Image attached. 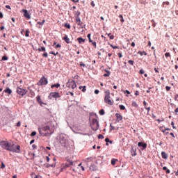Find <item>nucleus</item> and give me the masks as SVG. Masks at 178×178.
Segmentation results:
<instances>
[{
	"mask_svg": "<svg viewBox=\"0 0 178 178\" xmlns=\"http://www.w3.org/2000/svg\"><path fill=\"white\" fill-rule=\"evenodd\" d=\"M38 131L40 136H44V137H48V136L52 134V131H51V128L49 125H44L41 128L39 127Z\"/></svg>",
	"mask_w": 178,
	"mask_h": 178,
	"instance_id": "f257e3e1",
	"label": "nucleus"
},
{
	"mask_svg": "<svg viewBox=\"0 0 178 178\" xmlns=\"http://www.w3.org/2000/svg\"><path fill=\"white\" fill-rule=\"evenodd\" d=\"M105 97H104V102L108 105H113V102L111 100V91L109 90H106L105 92Z\"/></svg>",
	"mask_w": 178,
	"mask_h": 178,
	"instance_id": "f03ea898",
	"label": "nucleus"
},
{
	"mask_svg": "<svg viewBox=\"0 0 178 178\" xmlns=\"http://www.w3.org/2000/svg\"><path fill=\"white\" fill-rule=\"evenodd\" d=\"M8 151L10 152H16L17 154L20 153V146L15 144H10Z\"/></svg>",
	"mask_w": 178,
	"mask_h": 178,
	"instance_id": "7ed1b4c3",
	"label": "nucleus"
},
{
	"mask_svg": "<svg viewBox=\"0 0 178 178\" xmlns=\"http://www.w3.org/2000/svg\"><path fill=\"white\" fill-rule=\"evenodd\" d=\"M90 126L92 127V129L96 131V130H98L99 127V124L98 122V120L93 118L92 120V122L90 124Z\"/></svg>",
	"mask_w": 178,
	"mask_h": 178,
	"instance_id": "20e7f679",
	"label": "nucleus"
},
{
	"mask_svg": "<svg viewBox=\"0 0 178 178\" xmlns=\"http://www.w3.org/2000/svg\"><path fill=\"white\" fill-rule=\"evenodd\" d=\"M60 143L62 147H67V140L65 137V135L61 134L60 136Z\"/></svg>",
	"mask_w": 178,
	"mask_h": 178,
	"instance_id": "39448f33",
	"label": "nucleus"
},
{
	"mask_svg": "<svg viewBox=\"0 0 178 178\" xmlns=\"http://www.w3.org/2000/svg\"><path fill=\"white\" fill-rule=\"evenodd\" d=\"M10 145V144L8 143V141L2 140L1 142H0V146L1 147V148H3V149H6V151L9 150Z\"/></svg>",
	"mask_w": 178,
	"mask_h": 178,
	"instance_id": "423d86ee",
	"label": "nucleus"
},
{
	"mask_svg": "<svg viewBox=\"0 0 178 178\" xmlns=\"http://www.w3.org/2000/svg\"><path fill=\"white\" fill-rule=\"evenodd\" d=\"M76 165H77V162L68 161L67 166H68V168L70 166H71V169H72V170H73V172H74V173H76V170L74 169V168H76Z\"/></svg>",
	"mask_w": 178,
	"mask_h": 178,
	"instance_id": "0eeeda50",
	"label": "nucleus"
},
{
	"mask_svg": "<svg viewBox=\"0 0 178 178\" xmlns=\"http://www.w3.org/2000/svg\"><path fill=\"white\" fill-rule=\"evenodd\" d=\"M38 84L39 86H47L48 84V79L45 76H42Z\"/></svg>",
	"mask_w": 178,
	"mask_h": 178,
	"instance_id": "6e6552de",
	"label": "nucleus"
},
{
	"mask_svg": "<svg viewBox=\"0 0 178 178\" xmlns=\"http://www.w3.org/2000/svg\"><path fill=\"white\" fill-rule=\"evenodd\" d=\"M17 92L19 95H26V94H27V90H26V89H23L22 88H17Z\"/></svg>",
	"mask_w": 178,
	"mask_h": 178,
	"instance_id": "1a4fd4ad",
	"label": "nucleus"
},
{
	"mask_svg": "<svg viewBox=\"0 0 178 178\" xmlns=\"http://www.w3.org/2000/svg\"><path fill=\"white\" fill-rule=\"evenodd\" d=\"M22 12H23L24 16V17H26V19H29L31 18V17L30 16V14L29 13V11L27 10L23 9Z\"/></svg>",
	"mask_w": 178,
	"mask_h": 178,
	"instance_id": "9d476101",
	"label": "nucleus"
},
{
	"mask_svg": "<svg viewBox=\"0 0 178 178\" xmlns=\"http://www.w3.org/2000/svg\"><path fill=\"white\" fill-rule=\"evenodd\" d=\"M138 147H142L141 149H145L147 148V143H144L143 142H138Z\"/></svg>",
	"mask_w": 178,
	"mask_h": 178,
	"instance_id": "9b49d317",
	"label": "nucleus"
},
{
	"mask_svg": "<svg viewBox=\"0 0 178 178\" xmlns=\"http://www.w3.org/2000/svg\"><path fill=\"white\" fill-rule=\"evenodd\" d=\"M89 169L91 172H95L97 170V165L95 164H91Z\"/></svg>",
	"mask_w": 178,
	"mask_h": 178,
	"instance_id": "f8f14e48",
	"label": "nucleus"
},
{
	"mask_svg": "<svg viewBox=\"0 0 178 178\" xmlns=\"http://www.w3.org/2000/svg\"><path fill=\"white\" fill-rule=\"evenodd\" d=\"M50 97L52 98H58L59 97V93L55 92H51L50 93Z\"/></svg>",
	"mask_w": 178,
	"mask_h": 178,
	"instance_id": "ddd939ff",
	"label": "nucleus"
},
{
	"mask_svg": "<svg viewBox=\"0 0 178 178\" xmlns=\"http://www.w3.org/2000/svg\"><path fill=\"white\" fill-rule=\"evenodd\" d=\"M115 116L117 118V120L118 122H120L121 120H123V117L122 116V115H120V113H116Z\"/></svg>",
	"mask_w": 178,
	"mask_h": 178,
	"instance_id": "4468645a",
	"label": "nucleus"
},
{
	"mask_svg": "<svg viewBox=\"0 0 178 178\" xmlns=\"http://www.w3.org/2000/svg\"><path fill=\"white\" fill-rule=\"evenodd\" d=\"M68 87L69 88H72L74 90V88H76V86L74 82H70L68 85Z\"/></svg>",
	"mask_w": 178,
	"mask_h": 178,
	"instance_id": "2eb2a0df",
	"label": "nucleus"
},
{
	"mask_svg": "<svg viewBox=\"0 0 178 178\" xmlns=\"http://www.w3.org/2000/svg\"><path fill=\"white\" fill-rule=\"evenodd\" d=\"M76 23L78 24V26H83V22H81L80 17L76 18Z\"/></svg>",
	"mask_w": 178,
	"mask_h": 178,
	"instance_id": "dca6fc26",
	"label": "nucleus"
},
{
	"mask_svg": "<svg viewBox=\"0 0 178 178\" xmlns=\"http://www.w3.org/2000/svg\"><path fill=\"white\" fill-rule=\"evenodd\" d=\"M77 41L79 44H84V42H86V39L83 38H78Z\"/></svg>",
	"mask_w": 178,
	"mask_h": 178,
	"instance_id": "f3484780",
	"label": "nucleus"
},
{
	"mask_svg": "<svg viewBox=\"0 0 178 178\" xmlns=\"http://www.w3.org/2000/svg\"><path fill=\"white\" fill-rule=\"evenodd\" d=\"M161 156L163 159H168V154H166L165 152H161Z\"/></svg>",
	"mask_w": 178,
	"mask_h": 178,
	"instance_id": "a211bd4d",
	"label": "nucleus"
},
{
	"mask_svg": "<svg viewBox=\"0 0 178 178\" xmlns=\"http://www.w3.org/2000/svg\"><path fill=\"white\" fill-rule=\"evenodd\" d=\"M36 99H37L38 104H40V105H42V104H44L42 102V101L41 100V96H40V95L37 96Z\"/></svg>",
	"mask_w": 178,
	"mask_h": 178,
	"instance_id": "6ab92c4d",
	"label": "nucleus"
},
{
	"mask_svg": "<svg viewBox=\"0 0 178 178\" xmlns=\"http://www.w3.org/2000/svg\"><path fill=\"white\" fill-rule=\"evenodd\" d=\"M106 74H104V77H109L111 76V72L105 70Z\"/></svg>",
	"mask_w": 178,
	"mask_h": 178,
	"instance_id": "aec40b11",
	"label": "nucleus"
},
{
	"mask_svg": "<svg viewBox=\"0 0 178 178\" xmlns=\"http://www.w3.org/2000/svg\"><path fill=\"white\" fill-rule=\"evenodd\" d=\"M79 90H81L82 92H86V90H87L86 86H79Z\"/></svg>",
	"mask_w": 178,
	"mask_h": 178,
	"instance_id": "412c9836",
	"label": "nucleus"
},
{
	"mask_svg": "<svg viewBox=\"0 0 178 178\" xmlns=\"http://www.w3.org/2000/svg\"><path fill=\"white\" fill-rule=\"evenodd\" d=\"M4 92H6L7 94H9V95H10V94H12V90H10V88H7Z\"/></svg>",
	"mask_w": 178,
	"mask_h": 178,
	"instance_id": "4be33fe9",
	"label": "nucleus"
},
{
	"mask_svg": "<svg viewBox=\"0 0 178 178\" xmlns=\"http://www.w3.org/2000/svg\"><path fill=\"white\" fill-rule=\"evenodd\" d=\"M59 88V87H60V84L59 83H56V84H54V85H51V88Z\"/></svg>",
	"mask_w": 178,
	"mask_h": 178,
	"instance_id": "5701e85b",
	"label": "nucleus"
},
{
	"mask_svg": "<svg viewBox=\"0 0 178 178\" xmlns=\"http://www.w3.org/2000/svg\"><path fill=\"white\" fill-rule=\"evenodd\" d=\"M118 159H112L111 160V165H113V166H115V165H116V162H118Z\"/></svg>",
	"mask_w": 178,
	"mask_h": 178,
	"instance_id": "b1692460",
	"label": "nucleus"
},
{
	"mask_svg": "<svg viewBox=\"0 0 178 178\" xmlns=\"http://www.w3.org/2000/svg\"><path fill=\"white\" fill-rule=\"evenodd\" d=\"M138 55H140V56H143V55H145V56H147V52H145V51H139L138 52Z\"/></svg>",
	"mask_w": 178,
	"mask_h": 178,
	"instance_id": "393cba45",
	"label": "nucleus"
},
{
	"mask_svg": "<svg viewBox=\"0 0 178 178\" xmlns=\"http://www.w3.org/2000/svg\"><path fill=\"white\" fill-rule=\"evenodd\" d=\"M38 51H39V52H41V51H42V52H45L46 49H45V47H42L41 48H38Z\"/></svg>",
	"mask_w": 178,
	"mask_h": 178,
	"instance_id": "a878e982",
	"label": "nucleus"
},
{
	"mask_svg": "<svg viewBox=\"0 0 178 178\" xmlns=\"http://www.w3.org/2000/svg\"><path fill=\"white\" fill-rule=\"evenodd\" d=\"M119 17H120V19L121 23H124V19H123V15H119Z\"/></svg>",
	"mask_w": 178,
	"mask_h": 178,
	"instance_id": "bb28decb",
	"label": "nucleus"
},
{
	"mask_svg": "<svg viewBox=\"0 0 178 178\" xmlns=\"http://www.w3.org/2000/svg\"><path fill=\"white\" fill-rule=\"evenodd\" d=\"M25 37H30V31L29 29L26 31Z\"/></svg>",
	"mask_w": 178,
	"mask_h": 178,
	"instance_id": "cd10ccee",
	"label": "nucleus"
},
{
	"mask_svg": "<svg viewBox=\"0 0 178 178\" xmlns=\"http://www.w3.org/2000/svg\"><path fill=\"white\" fill-rule=\"evenodd\" d=\"M80 17V12L77 11L75 13V19Z\"/></svg>",
	"mask_w": 178,
	"mask_h": 178,
	"instance_id": "c85d7f7f",
	"label": "nucleus"
},
{
	"mask_svg": "<svg viewBox=\"0 0 178 178\" xmlns=\"http://www.w3.org/2000/svg\"><path fill=\"white\" fill-rule=\"evenodd\" d=\"M108 37H109L110 40H113V38H115V36L112 35V33H108Z\"/></svg>",
	"mask_w": 178,
	"mask_h": 178,
	"instance_id": "c756f323",
	"label": "nucleus"
},
{
	"mask_svg": "<svg viewBox=\"0 0 178 178\" xmlns=\"http://www.w3.org/2000/svg\"><path fill=\"white\" fill-rule=\"evenodd\" d=\"M32 177L33 178H42V177L40 175H37L35 174H33Z\"/></svg>",
	"mask_w": 178,
	"mask_h": 178,
	"instance_id": "7c9ffc66",
	"label": "nucleus"
},
{
	"mask_svg": "<svg viewBox=\"0 0 178 178\" xmlns=\"http://www.w3.org/2000/svg\"><path fill=\"white\" fill-rule=\"evenodd\" d=\"M128 63L133 66L134 65V61L133 60H128Z\"/></svg>",
	"mask_w": 178,
	"mask_h": 178,
	"instance_id": "2f4dec72",
	"label": "nucleus"
},
{
	"mask_svg": "<svg viewBox=\"0 0 178 178\" xmlns=\"http://www.w3.org/2000/svg\"><path fill=\"white\" fill-rule=\"evenodd\" d=\"M47 168H55V163L47 164Z\"/></svg>",
	"mask_w": 178,
	"mask_h": 178,
	"instance_id": "473e14b6",
	"label": "nucleus"
},
{
	"mask_svg": "<svg viewBox=\"0 0 178 178\" xmlns=\"http://www.w3.org/2000/svg\"><path fill=\"white\" fill-rule=\"evenodd\" d=\"M30 95L31 97H35V93L33 90H30Z\"/></svg>",
	"mask_w": 178,
	"mask_h": 178,
	"instance_id": "72a5a7b5",
	"label": "nucleus"
},
{
	"mask_svg": "<svg viewBox=\"0 0 178 178\" xmlns=\"http://www.w3.org/2000/svg\"><path fill=\"white\" fill-rule=\"evenodd\" d=\"M119 108L121 111H124V109H126V107H124L123 105H120Z\"/></svg>",
	"mask_w": 178,
	"mask_h": 178,
	"instance_id": "f704fd0d",
	"label": "nucleus"
},
{
	"mask_svg": "<svg viewBox=\"0 0 178 178\" xmlns=\"http://www.w3.org/2000/svg\"><path fill=\"white\" fill-rule=\"evenodd\" d=\"M132 106H134L135 108H137L138 105L137 104V102H132Z\"/></svg>",
	"mask_w": 178,
	"mask_h": 178,
	"instance_id": "c9c22d12",
	"label": "nucleus"
},
{
	"mask_svg": "<svg viewBox=\"0 0 178 178\" xmlns=\"http://www.w3.org/2000/svg\"><path fill=\"white\" fill-rule=\"evenodd\" d=\"M99 115H105V111H104V109L100 110Z\"/></svg>",
	"mask_w": 178,
	"mask_h": 178,
	"instance_id": "e433bc0d",
	"label": "nucleus"
},
{
	"mask_svg": "<svg viewBox=\"0 0 178 178\" xmlns=\"http://www.w3.org/2000/svg\"><path fill=\"white\" fill-rule=\"evenodd\" d=\"M88 40H89V42H92V40H91V33L88 34Z\"/></svg>",
	"mask_w": 178,
	"mask_h": 178,
	"instance_id": "4c0bfd02",
	"label": "nucleus"
},
{
	"mask_svg": "<svg viewBox=\"0 0 178 178\" xmlns=\"http://www.w3.org/2000/svg\"><path fill=\"white\" fill-rule=\"evenodd\" d=\"M104 136L102 135V134H99V136H98V138L99 139H100V140H104Z\"/></svg>",
	"mask_w": 178,
	"mask_h": 178,
	"instance_id": "58836bf2",
	"label": "nucleus"
},
{
	"mask_svg": "<svg viewBox=\"0 0 178 178\" xmlns=\"http://www.w3.org/2000/svg\"><path fill=\"white\" fill-rule=\"evenodd\" d=\"M49 54L51 55H54V56H56V55H58V54H59V52H57L56 54H55V52H54V51H50Z\"/></svg>",
	"mask_w": 178,
	"mask_h": 178,
	"instance_id": "ea45409f",
	"label": "nucleus"
},
{
	"mask_svg": "<svg viewBox=\"0 0 178 178\" xmlns=\"http://www.w3.org/2000/svg\"><path fill=\"white\" fill-rule=\"evenodd\" d=\"M45 23V20H43L42 22H38V24H40V26H42Z\"/></svg>",
	"mask_w": 178,
	"mask_h": 178,
	"instance_id": "a19ab883",
	"label": "nucleus"
},
{
	"mask_svg": "<svg viewBox=\"0 0 178 178\" xmlns=\"http://www.w3.org/2000/svg\"><path fill=\"white\" fill-rule=\"evenodd\" d=\"M145 109L147 111V113H149V111H151V107L149 106H145Z\"/></svg>",
	"mask_w": 178,
	"mask_h": 178,
	"instance_id": "79ce46f5",
	"label": "nucleus"
},
{
	"mask_svg": "<svg viewBox=\"0 0 178 178\" xmlns=\"http://www.w3.org/2000/svg\"><path fill=\"white\" fill-rule=\"evenodd\" d=\"M118 58H123V55L122 54V52L118 53Z\"/></svg>",
	"mask_w": 178,
	"mask_h": 178,
	"instance_id": "37998d69",
	"label": "nucleus"
},
{
	"mask_svg": "<svg viewBox=\"0 0 178 178\" xmlns=\"http://www.w3.org/2000/svg\"><path fill=\"white\" fill-rule=\"evenodd\" d=\"M42 56H44V58H48V53L44 52V53L42 54Z\"/></svg>",
	"mask_w": 178,
	"mask_h": 178,
	"instance_id": "c03bdc74",
	"label": "nucleus"
},
{
	"mask_svg": "<svg viewBox=\"0 0 178 178\" xmlns=\"http://www.w3.org/2000/svg\"><path fill=\"white\" fill-rule=\"evenodd\" d=\"M2 60H8V56H3L2 57Z\"/></svg>",
	"mask_w": 178,
	"mask_h": 178,
	"instance_id": "a18cd8bd",
	"label": "nucleus"
},
{
	"mask_svg": "<svg viewBox=\"0 0 178 178\" xmlns=\"http://www.w3.org/2000/svg\"><path fill=\"white\" fill-rule=\"evenodd\" d=\"M78 166H81V170L84 172L85 169H84V167L81 165V163L78 164Z\"/></svg>",
	"mask_w": 178,
	"mask_h": 178,
	"instance_id": "49530a36",
	"label": "nucleus"
},
{
	"mask_svg": "<svg viewBox=\"0 0 178 178\" xmlns=\"http://www.w3.org/2000/svg\"><path fill=\"white\" fill-rule=\"evenodd\" d=\"M37 135V132H35V131H33L32 133H31V136H32V137H34V136H36Z\"/></svg>",
	"mask_w": 178,
	"mask_h": 178,
	"instance_id": "de8ad7c7",
	"label": "nucleus"
},
{
	"mask_svg": "<svg viewBox=\"0 0 178 178\" xmlns=\"http://www.w3.org/2000/svg\"><path fill=\"white\" fill-rule=\"evenodd\" d=\"M80 66H82L83 67H86V64L83 62H80Z\"/></svg>",
	"mask_w": 178,
	"mask_h": 178,
	"instance_id": "09e8293b",
	"label": "nucleus"
},
{
	"mask_svg": "<svg viewBox=\"0 0 178 178\" xmlns=\"http://www.w3.org/2000/svg\"><path fill=\"white\" fill-rule=\"evenodd\" d=\"M92 45H93V47H94L95 48H97V42H93L92 43Z\"/></svg>",
	"mask_w": 178,
	"mask_h": 178,
	"instance_id": "8fccbe9b",
	"label": "nucleus"
},
{
	"mask_svg": "<svg viewBox=\"0 0 178 178\" xmlns=\"http://www.w3.org/2000/svg\"><path fill=\"white\" fill-rule=\"evenodd\" d=\"M165 58H169V56H170V53H165Z\"/></svg>",
	"mask_w": 178,
	"mask_h": 178,
	"instance_id": "3c124183",
	"label": "nucleus"
},
{
	"mask_svg": "<svg viewBox=\"0 0 178 178\" xmlns=\"http://www.w3.org/2000/svg\"><path fill=\"white\" fill-rule=\"evenodd\" d=\"M143 105L145 106H145H148V104L145 101L143 102Z\"/></svg>",
	"mask_w": 178,
	"mask_h": 178,
	"instance_id": "603ef678",
	"label": "nucleus"
},
{
	"mask_svg": "<svg viewBox=\"0 0 178 178\" xmlns=\"http://www.w3.org/2000/svg\"><path fill=\"white\" fill-rule=\"evenodd\" d=\"M55 48L56 49L60 48V44H56Z\"/></svg>",
	"mask_w": 178,
	"mask_h": 178,
	"instance_id": "864d4df0",
	"label": "nucleus"
},
{
	"mask_svg": "<svg viewBox=\"0 0 178 178\" xmlns=\"http://www.w3.org/2000/svg\"><path fill=\"white\" fill-rule=\"evenodd\" d=\"M140 74H144L145 73V71H144V70H140Z\"/></svg>",
	"mask_w": 178,
	"mask_h": 178,
	"instance_id": "5fc2aeb1",
	"label": "nucleus"
},
{
	"mask_svg": "<svg viewBox=\"0 0 178 178\" xmlns=\"http://www.w3.org/2000/svg\"><path fill=\"white\" fill-rule=\"evenodd\" d=\"M90 5L92 6V8L95 7V3H94V1H91Z\"/></svg>",
	"mask_w": 178,
	"mask_h": 178,
	"instance_id": "6e6d98bb",
	"label": "nucleus"
},
{
	"mask_svg": "<svg viewBox=\"0 0 178 178\" xmlns=\"http://www.w3.org/2000/svg\"><path fill=\"white\" fill-rule=\"evenodd\" d=\"M165 90H166V91H170V86H166Z\"/></svg>",
	"mask_w": 178,
	"mask_h": 178,
	"instance_id": "4d7b16f0",
	"label": "nucleus"
},
{
	"mask_svg": "<svg viewBox=\"0 0 178 178\" xmlns=\"http://www.w3.org/2000/svg\"><path fill=\"white\" fill-rule=\"evenodd\" d=\"M171 126H172V129H176V127H175V122H171Z\"/></svg>",
	"mask_w": 178,
	"mask_h": 178,
	"instance_id": "13d9d810",
	"label": "nucleus"
},
{
	"mask_svg": "<svg viewBox=\"0 0 178 178\" xmlns=\"http://www.w3.org/2000/svg\"><path fill=\"white\" fill-rule=\"evenodd\" d=\"M63 40L65 41V42H67V35H65Z\"/></svg>",
	"mask_w": 178,
	"mask_h": 178,
	"instance_id": "bf43d9fd",
	"label": "nucleus"
},
{
	"mask_svg": "<svg viewBox=\"0 0 178 178\" xmlns=\"http://www.w3.org/2000/svg\"><path fill=\"white\" fill-rule=\"evenodd\" d=\"M130 94V91H129V90H124V94Z\"/></svg>",
	"mask_w": 178,
	"mask_h": 178,
	"instance_id": "052dcab7",
	"label": "nucleus"
},
{
	"mask_svg": "<svg viewBox=\"0 0 178 178\" xmlns=\"http://www.w3.org/2000/svg\"><path fill=\"white\" fill-rule=\"evenodd\" d=\"M3 168H5V164L2 162L1 169H3Z\"/></svg>",
	"mask_w": 178,
	"mask_h": 178,
	"instance_id": "680f3d73",
	"label": "nucleus"
},
{
	"mask_svg": "<svg viewBox=\"0 0 178 178\" xmlns=\"http://www.w3.org/2000/svg\"><path fill=\"white\" fill-rule=\"evenodd\" d=\"M111 47H113V49H118L117 46H113V45L111 44Z\"/></svg>",
	"mask_w": 178,
	"mask_h": 178,
	"instance_id": "e2e57ef3",
	"label": "nucleus"
},
{
	"mask_svg": "<svg viewBox=\"0 0 178 178\" xmlns=\"http://www.w3.org/2000/svg\"><path fill=\"white\" fill-rule=\"evenodd\" d=\"M131 45L133 47H136V43H135L134 42H132L131 44Z\"/></svg>",
	"mask_w": 178,
	"mask_h": 178,
	"instance_id": "0e129e2a",
	"label": "nucleus"
},
{
	"mask_svg": "<svg viewBox=\"0 0 178 178\" xmlns=\"http://www.w3.org/2000/svg\"><path fill=\"white\" fill-rule=\"evenodd\" d=\"M95 94H96V95L99 94V90H95Z\"/></svg>",
	"mask_w": 178,
	"mask_h": 178,
	"instance_id": "69168bd1",
	"label": "nucleus"
},
{
	"mask_svg": "<svg viewBox=\"0 0 178 178\" xmlns=\"http://www.w3.org/2000/svg\"><path fill=\"white\" fill-rule=\"evenodd\" d=\"M135 95H140V92L136 90V92H135Z\"/></svg>",
	"mask_w": 178,
	"mask_h": 178,
	"instance_id": "338daca9",
	"label": "nucleus"
},
{
	"mask_svg": "<svg viewBox=\"0 0 178 178\" xmlns=\"http://www.w3.org/2000/svg\"><path fill=\"white\" fill-rule=\"evenodd\" d=\"M46 159H47V162H49V156H46Z\"/></svg>",
	"mask_w": 178,
	"mask_h": 178,
	"instance_id": "774afa93",
	"label": "nucleus"
}]
</instances>
